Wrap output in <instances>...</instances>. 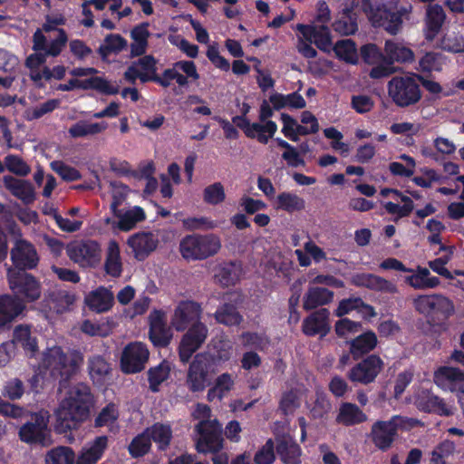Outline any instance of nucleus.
<instances>
[{
  "mask_svg": "<svg viewBox=\"0 0 464 464\" xmlns=\"http://www.w3.org/2000/svg\"><path fill=\"white\" fill-rule=\"evenodd\" d=\"M3 181L5 187L23 202L31 203L34 200V190L29 181L18 179L12 176L4 177Z\"/></svg>",
  "mask_w": 464,
  "mask_h": 464,
  "instance_id": "35",
  "label": "nucleus"
},
{
  "mask_svg": "<svg viewBox=\"0 0 464 464\" xmlns=\"http://www.w3.org/2000/svg\"><path fill=\"white\" fill-rule=\"evenodd\" d=\"M453 250L454 247L451 246H440V251L446 252V255L429 262V266L432 271L450 280L454 279L455 274L454 271L450 272L446 267V265L450 261L453 255Z\"/></svg>",
  "mask_w": 464,
  "mask_h": 464,
  "instance_id": "44",
  "label": "nucleus"
},
{
  "mask_svg": "<svg viewBox=\"0 0 464 464\" xmlns=\"http://www.w3.org/2000/svg\"><path fill=\"white\" fill-rule=\"evenodd\" d=\"M334 30L343 35L354 34L358 25L350 10H344L333 23Z\"/></svg>",
  "mask_w": 464,
  "mask_h": 464,
  "instance_id": "51",
  "label": "nucleus"
},
{
  "mask_svg": "<svg viewBox=\"0 0 464 464\" xmlns=\"http://www.w3.org/2000/svg\"><path fill=\"white\" fill-rule=\"evenodd\" d=\"M366 420V414L357 405L349 402L341 405L336 418L339 423L346 426L359 424Z\"/></svg>",
  "mask_w": 464,
  "mask_h": 464,
  "instance_id": "41",
  "label": "nucleus"
},
{
  "mask_svg": "<svg viewBox=\"0 0 464 464\" xmlns=\"http://www.w3.org/2000/svg\"><path fill=\"white\" fill-rule=\"evenodd\" d=\"M208 327L201 322H197L182 336L179 354L181 362H187L193 353L201 347L208 337Z\"/></svg>",
  "mask_w": 464,
  "mask_h": 464,
  "instance_id": "18",
  "label": "nucleus"
},
{
  "mask_svg": "<svg viewBox=\"0 0 464 464\" xmlns=\"http://www.w3.org/2000/svg\"><path fill=\"white\" fill-rule=\"evenodd\" d=\"M68 257L81 267H92L100 263L101 248L92 240L73 241L67 245Z\"/></svg>",
  "mask_w": 464,
  "mask_h": 464,
  "instance_id": "14",
  "label": "nucleus"
},
{
  "mask_svg": "<svg viewBox=\"0 0 464 464\" xmlns=\"http://www.w3.org/2000/svg\"><path fill=\"white\" fill-rule=\"evenodd\" d=\"M420 80L421 77L414 73L392 77L387 83L389 98L400 108L417 104L422 97Z\"/></svg>",
  "mask_w": 464,
  "mask_h": 464,
  "instance_id": "6",
  "label": "nucleus"
},
{
  "mask_svg": "<svg viewBox=\"0 0 464 464\" xmlns=\"http://www.w3.org/2000/svg\"><path fill=\"white\" fill-rule=\"evenodd\" d=\"M158 61L152 55H144L133 62L124 72V78L134 83L137 79L141 82H154L157 83L159 74L157 72Z\"/></svg>",
  "mask_w": 464,
  "mask_h": 464,
  "instance_id": "21",
  "label": "nucleus"
},
{
  "mask_svg": "<svg viewBox=\"0 0 464 464\" xmlns=\"http://www.w3.org/2000/svg\"><path fill=\"white\" fill-rule=\"evenodd\" d=\"M194 419L198 420L196 425L198 432L197 450L198 452H217L223 448L221 425L217 419H211V410L206 404L198 403L192 412Z\"/></svg>",
  "mask_w": 464,
  "mask_h": 464,
  "instance_id": "5",
  "label": "nucleus"
},
{
  "mask_svg": "<svg viewBox=\"0 0 464 464\" xmlns=\"http://www.w3.org/2000/svg\"><path fill=\"white\" fill-rule=\"evenodd\" d=\"M278 453L285 464H299L301 449L292 441H282L278 446Z\"/></svg>",
  "mask_w": 464,
  "mask_h": 464,
  "instance_id": "54",
  "label": "nucleus"
},
{
  "mask_svg": "<svg viewBox=\"0 0 464 464\" xmlns=\"http://www.w3.org/2000/svg\"><path fill=\"white\" fill-rule=\"evenodd\" d=\"M215 317L218 323L235 325L241 322V315L233 304H225L216 313Z\"/></svg>",
  "mask_w": 464,
  "mask_h": 464,
  "instance_id": "59",
  "label": "nucleus"
},
{
  "mask_svg": "<svg viewBox=\"0 0 464 464\" xmlns=\"http://www.w3.org/2000/svg\"><path fill=\"white\" fill-rule=\"evenodd\" d=\"M334 51L336 56L351 64H355L358 62V53L355 44L350 40H341L338 41L334 46Z\"/></svg>",
  "mask_w": 464,
  "mask_h": 464,
  "instance_id": "50",
  "label": "nucleus"
},
{
  "mask_svg": "<svg viewBox=\"0 0 464 464\" xmlns=\"http://www.w3.org/2000/svg\"><path fill=\"white\" fill-rule=\"evenodd\" d=\"M240 276L241 267L234 263L220 266L215 274L217 281L224 286L235 285L239 280Z\"/></svg>",
  "mask_w": 464,
  "mask_h": 464,
  "instance_id": "45",
  "label": "nucleus"
},
{
  "mask_svg": "<svg viewBox=\"0 0 464 464\" xmlns=\"http://www.w3.org/2000/svg\"><path fill=\"white\" fill-rule=\"evenodd\" d=\"M413 420H406L401 416L395 415L389 420H380L372 427V440L376 447L385 450L389 449L395 438L399 429H407L412 426Z\"/></svg>",
  "mask_w": 464,
  "mask_h": 464,
  "instance_id": "10",
  "label": "nucleus"
},
{
  "mask_svg": "<svg viewBox=\"0 0 464 464\" xmlns=\"http://www.w3.org/2000/svg\"><path fill=\"white\" fill-rule=\"evenodd\" d=\"M377 345V337L374 333L367 332L351 342L350 352L354 358H359L364 353L373 350Z\"/></svg>",
  "mask_w": 464,
  "mask_h": 464,
  "instance_id": "43",
  "label": "nucleus"
},
{
  "mask_svg": "<svg viewBox=\"0 0 464 464\" xmlns=\"http://www.w3.org/2000/svg\"><path fill=\"white\" fill-rule=\"evenodd\" d=\"M11 260L21 270L34 269L39 262V256L33 244L25 239H17L11 249Z\"/></svg>",
  "mask_w": 464,
  "mask_h": 464,
  "instance_id": "23",
  "label": "nucleus"
},
{
  "mask_svg": "<svg viewBox=\"0 0 464 464\" xmlns=\"http://www.w3.org/2000/svg\"><path fill=\"white\" fill-rule=\"evenodd\" d=\"M112 213L118 218L117 227L121 231L133 229L137 224L146 218L145 211L142 208L138 206L127 209H117L116 211H112Z\"/></svg>",
  "mask_w": 464,
  "mask_h": 464,
  "instance_id": "34",
  "label": "nucleus"
},
{
  "mask_svg": "<svg viewBox=\"0 0 464 464\" xmlns=\"http://www.w3.org/2000/svg\"><path fill=\"white\" fill-rule=\"evenodd\" d=\"M382 205L389 214L396 216L395 220L409 216L414 208L411 198L403 194L399 198V201H388Z\"/></svg>",
  "mask_w": 464,
  "mask_h": 464,
  "instance_id": "46",
  "label": "nucleus"
},
{
  "mask_svg": "<svg viewBox=\"0 0 464 464\" xmlns=\"http://www.w3.org/2000/svg\"><path fill=\"white\" fill-rule=\"evenodd\" d=\"M145 432L150 440L152 439L158 447L162 450L169 444L172 438V430L168 424L156 423L147 429Z\"/></svg>",
  "mask_w": 464,
  "mask_h": 464,
  "instance_id": "47",
  "label": "nucleus"
},
{
  "mask_svg": "<svg viewBox=\"0 0 464 464\" xmlns=\"http://www.w3.org/2000/svg\"><path fill=\"white\" fill-rule=\"evenodd\" d=\"M76 89L95 90L103 94H116L119 92V86L111 83L102 77H91L88 79L72 78L66 83L57 86V90L62 92H70Z\"/></svg>",
  "mask_w": 464,
  "mask_h": 464,
  "instance_id": "22",
  "label": "nucleus"
},
{
  "mask_svg": "<svg viewBox=\"0 0 464 464\" xmlns=\"http://www.w3.org/2000/svg\"><path fill=\"white\" fill-rule=\"evenodd\" d=\"M198 79L199 74L194 62L182 60L165 69L159 75L157 83L163 88H168L175 81L179 87H184L188 84L189 80L198 81Z\"/></svg>",
  "mask_w": 464,
  "mask_h": 464,
  "instance_id": "12",
  "label": "nucleus"
},
{
  "mask_svg": "<svg viewBox=\"0 0 464 464\" xmlns=\"http://www.w3.org/2000/svg\"><path fill=\"white\" fill-rule=\"evenodd\" d=\"M435 384L450 392H456L464 384V371L449 366H441L434 372Z\"/></svg>",
  "mask_w": 464,
  "mask_h": 464,
  "instance_id": "24",
  "label": "nucleus"
},
{
  "mask_svg": "<svg viewBox=\"0 0 464 464\" xmlns=\"http://www.w3.org/2000/svg\"><path fill=\"white\" fill-rule=\"evenodd\" d=\"M302 402V392L298 390L285 392L280 401V409L285 414H293Z\"/></svg>",
  "mask_w": 464,
  "mask_h": 464,
  "instance_id": "57",
  "label": "nucleus"
},
{
  "mask_svg": "<svg viewBox=\"0 0 464 464\" xmlns=\"http://www.w3.org/2000/svg\"><path fill=\"white\" fill-rule=\"evenodd\" d=\"M362 9L373 26L396 34L401 27L402 16L411 11V6L400 5V0H362Z\"/></svg>",
  "mask_w": 464,
  "mask_h": 464,
  "instance_id": "2",
  "label": "nucleus"
},
{
  "mask_svg": "<svg viewBox=\"0 0 464 464\" xmlns=\"http://www.w3.org/2000/svg\"><path fill=\"white\" fill-rule=\"evenodd\" d=\"M147 346L140 342H133L124 347L121 356V369L125 373L142 371L149 360Z\"/></svg>",
  "mask_w": 464,
  "mask_h": 464,
  "instance_id": "15",
  "label": "nucleus"
},
{
  "mask_svg": "<svg viewBox=\"0 0 464 464\" xmlns=\"http://www.w3.org/2000/svg\"><path fill=\"white\" fill-rule=\"evenodd\" d=\"M92 405L93 396L88 385L77 383L71 386L55 411V430L63 433L76 429L88 419Z\"/></svg>",
  "mask_w": 464,
  "mask_h": 464,
  "instance_id": "1",
  "label": "nucleus"
},
{
  "mask_svg": "<svg viewBox=\"0 0 464 464\" xmlns=\"http://www.w3.org/2000/svg\"><path fill=\"white\" fill-rule=\"evenodd\" d=\"M416 406L424 411H432L440 415L450 416L453 414L454 407L447 404L444 400L432 394L428 390L418 392L415 398Z\"/></svg>",
  "mask_w": 464,
  "mask_h": 464,
  "instance_id": "25",
  "label": "nucleus"
},
{
  "mask_svg": "<svg viewBox=\"0 0 464 464\" xmlns=\"http://www.w3.org/2000/svg\"><path fill=\"white\" fill-rule=\"evenodd\" d=\"M5 170L8 171L21 177L27 176L30 171V166L19 156L16 155H7L5 158Z\"/></svg>",
  "mask_w": 464,
  "mask_h": 464,
  "instance_id": "63",
  "label": "nucleus"
},
{
  "mask_svg": "<svg viewBox=\"0 0 464 464\" xmlns=\"http://www.w3.org/2000/svg\"><path fill=\"white\" fill-rule=\"evenodd\" d=\"M89 373L94 382H101L110 372L109 363L101 356H92L89 360Z\"/></svg>",
  "mask_w": 464,
  "mask_h": 464,
  "instance_id": "56",
  "label": "nucleus"
},
{
  "mask_svg": "<svg viewBox=\"0 0 464 464\" xmlns=\"http://www.w3.org/2000/svg\"><path fill=\"white\" fill-rule=\"evenodd\" d=\"M215 373L214 360L210 355L201 353L195 356L187 374V385L193 392H202L209 384Z\"/></svg>",
  "mask_w": 464,
  "mask_h": 464,
  "instance_id": "9",
  "label": "nucleus"
},
{
  "mask_svg": "<svg viewBox=\"0 0 464 464\" xmlns=\"http://www.w3.org/2000/svg\"><path fill=\"white\" fill-rule=\"evenodd\" d=\"M108 446V438L100 436L92 441L87 443L82 448L77 458L75 457V464H96L102 457Z\"/></svg>",
  "mask_w": 464,
  "mask_h": 464,
  "instance_id": "27",
  "label": "nucleus"
},
{
  "mask_svg": "<svg viewBox=\"0 0 464 464\" xmlns=\"http://www.w3.org/2000/svg\"><path fill=\"white\" fill-rule=\"evenodd\" d=\"M446 19V14L440 5H430L426 8L425 36L433 40L439 34Z\"/></svg>",
  "mask_w": 464,
  "mask_h": 464,
  "instance_id": "33",
  "label": "nucleus"
},
{
  "mask_svg": "<svg viewBox=\"0 0 464 464\" xmlns=\"http://www.w3.org/2000/svg\"><path fill=\"white\" fill-rule=\"evenodd\" d=\"M7 280L10 289L17 296L28 302L38 299L41 295L39 282L32 275L14 268H7Z\"/></svg>",
  "mask_w": 464,
  "mask_h": 464,
  "instance_id": "11",
  "label": "nucleus"
},
{
  "mask_svg": "<svg viewBox=\"0 0 464 464\" xmlns=\"http://www.w3.org/2000/svg\"><path fill=\"white\" fill-rule=\"evenodd\" d=\"M108 127L106 122H90L80 121L72 125L68 130L72 138H84L103 132Z\"/></svg>",
  "mask_w": 464,
  "mask_h": 464,
  "instance_id": "42",
  "label": "nucleus"
},
{
  "mask_svg": "<svg viewBox=\"0 0 464 464\" xmlns=\"http://www.w3.org/2000/svg\"><path fill=\"white\" fill-rule=\"evenodd\" d=\"M81 330L90 336L105 337L111 333L112 327L109 321L94 323L85 320L81 325Z\"/></svg>",
  "mask_w": 464,
  "mask_h": 464,
  "instance_id": "61",
  "label": "nucleus"
},
{
  "mask_svg": "<svg viewBox=\"0 0 464 464\" xmlns=\"http://www.w3.org/2000/svg\"><path fill=\"white\" fill-rule=\"evenodd\" d=\"M44 460L45 464H74L75 454L71 448L59 446L50 450Z\"/></svg>",
  "mask_w": 464,
  "mask_h": 464,
  "instance_id": "48",
  "label": "nucleus"
},
{
  "mask_svg": "<svg viewBox=\"0 0 464 464\" xmlns=\"http://www.w3.org/2000/svg\"><path fill=\"white\" fill-rule=\"evenodd\" d=\"M203 201L208 205H220L226 200V191L224 185L219 182H214L208 185L202 192Z\"/></svg>",
  "mask_w": 464,
  "mask_h": 464,
  "instance_id": "53",
  "label": "nucleus"
},
{
  "mask_svg": "<svg viewBox=\"0 0 464 464\" xmlns=\"http://www.w3.org/2000/svg\"><path fill=\"white\" fill-rule=\"evenodd\" d=\"M233 123L240 128L245 135L250 139H256L260 143L266 144L277 131V124L275 121L250 122L244 116L233 118Z\"/></svg>",
  "mask_w": 464,
  "mask_h": 464,
  "instance_id": "20",
  "label": "nucleus"
},
{
  "mask_svg": "<svg viewBox=\"0 0 464 464\" xmlns=\"http://www.w3.org/2000/svg\"><path fill=\"white\" fill-rule=\"evenodd\" d=\"M456 451V445L453 441L446 440L440 443L431 452L433 464H446L445 459L452 456Z\"/></svg>",
  "mask_w": 464,
  "mask_h": 464,
  "instance_id": "62",
  "label": "nucleus"
},
{
  "mask_svg": "<svg viewBox=\"0 0 464 464\" xmlns=\"http://www.w3.org/2000/svg\"><path fill=\"white\" fill-rule=\"evenodd\" d=\"M170 371L171 365L167 361H163L159 365L150 368L148 372L150 390L157 392L159 385L169 378Z\"/></svg>",
  "mask_w": 464,
  "mask_h": 464,
  "instance_id": "52",
  "label": "nucleus"
},
{
  "mask_svg": "<svg viewBox=\"0 0 464 464\" xmlns=\"http://www.w3.org/2000/svg\"><path fill=\"white\" fill-rule=\"evenodd\" d=\"M15 344H18L23 347L24 352L30 355L34 356L37 350V341L36 338L32 334L31 329L28 325H18L14 330L13 341Z\"/></svg>",
  "mask_w": 464,
  "mask_h": 464,
  "instance_id": "40",
  "label": "nucleus"
},
{
  "mask_svg": "<svg viewBox=\"0 0 464 464\" xmlns=\"http://www.w3.org/2000/svg\"><path fill=\"white\" fill-rule=\"evenodd\" d=\"M59 105L60 101L58 99H51L34 107L26 109L24 116L27 121L37 120L53 111Z\"/></svg>",
  "mask_w": 464,
  "mask_h": 464,
  "instance_id": "55",
  "label": "nucleus"
},
{
  "mask_svg": "<svg viewBox=\"0 0 464 464\" xmlns=\"http://www.w3.org/2000/svg\"><path fill=\"white\" fill-rule=\"evenodd\" d=\"M48 423L49 415L47 412L41 411L34 414L32 421L26 422L20 428V440L25 443H40L43 446L52 444Z\"/></svg>",
  "mask_w": 464,
  "mask_h": 464,
  "instance_id": "13",
  "label": "nucleus"
},
{
  "mask_svg": "<svg viewBox=\"0 0 464 464\" xmlns=\"http://www.w3.org/2000/svg\"><path fill=\"white\" fill-rule=\"evenodd\" d=\"M414 308L425 315L449 316L454 312L452 302L441 295H423L413 300Z\"/></svg>",
  "mask_w": 464,
  "mask_h": 464,
  "instance_id": "19",
  "label": "nucleus"
},
{
  "mask_svg": "<svg viewBox=\"0 0 464 464\" xmlns=\"http://www.w3.org/2000/svg\"><path fill=\"white\" fill-rule=\"evenodd\" d=\"M106 272L111 276H119L122 266L120 256V247L116 241H111L108 245L107 258L105 263Z\"/></svg>",
  "mask_w": 464,
  "mask_h": 464,
  "instance_id": "49",
  "label": "nucleus"
},
{
  "mask_svg": "<svg viewBox=\"0 0 464 464\" xmlns=\"http://www.w3.org/2000/svg\"><path fill=\"white\" fill-rule=\"evenodd\" d=\"M83 362L82 354L76 350L64 349L53 344L42 353L41 365L53 378H68L74 374Z\"/></svg>",
  "mask_w": 464,
  "mask_h": 464,
  "instance_id": "4",
  "label": "nucleus"
},
{
  "mask_svg": "<svg viewBox=\"0 0 464 464\" xmlns=\"http://www.w3.org/2000/svg\"><path fill=\"white\" fill-rule=\"evenodd\" d=\"M405 273L408 275L403 277L404 282L417 290L436 288L440 283L438 277L431 276L428 268L420 266L415 269L407 268Z\"/></svg>",
  "mask_w": 464,
  "mask_h": 464,
  "instance_id": "26",
  "label": "nucleus"
},
{
  "mask_svg": "<svg viewBox=\"0 0 464 464\" xmlns=\"http://www.w3.org/2000/svg\"><path fill=\"white\" fill-rule=\"evenodd\" d=\"M221 239L215 234L189 235L179 243V251L187 260H203L218 253Z\"/></svg>",
  "mask_w": 464,
  "mask_h": 464,
  "instance_id": "8",
  "label": "nucleus"
},
{
  "mask_svg": "<svg viewBox=\"0 0 464 464\" xmlns=\"http://www.w3.org/2000/svg\"><path fill=\"white\" fill-rule=\"evenodd\" d=\"M383 361L377 355H369L349 371L347 377L353 382L369 384L375 381L383 369Z\"/></svg>",
  "mask_w": 464,
  "mask_h": 464,
  "instance_id": "16",
  "label": "nucleus"
},
{
  "mask_svg": "<svg viewBox=\"0 0 464 464\" xmlns=\"http://www.w3.org/2000/svg\"><path fill=\"white\" fill-rule=\"evenodd\" d=\"M295 29L299 32L297 50L306 58L316 56V51L312 46L314 43L320 50L330 52L332 50V39L327 25L302 24H298Z\"/></svg>",
  "mask_w": 464,
  "mask_h": 464,
  "instance_id": "7",
  "label": "nucleus"
},
{
  "mask_svg": "<svg viewBox=\"0 0 464 464\" xmlns=\"http://www.w3.org/2000/svg\"><path fill=\"white\" fill-rule=\"evenodd\" d=\"M274 208L287 213L301 211L305 208L303 198L293 192H282L276 196L274 201Z\"/></svg>",
  "mask_w": 464,
  "mask_h": 464,
  "instance_id": "38",
  "label": "nucleus"
},
{
  "mask_svg": "<svg viewBox=\"0 0 464 464\" xmlns=\"http://www.w3.org/2000/svg\"><path fill=\"white\" fill-rule=\"evenodd\" d=\"M119 417V411L114 404H109L103 408L95 420L98 427H108L111 430L116 428V421Z\"/></svg>",
  "mask_w": 464,
  "mask_h": 464,
  "instance_id": "58",
  "label": "nucleus"
},
{
  "mask_svg": "<svg viewBox=\"0 0 464 464\" xmlns=\"http://www.w3.org/2000/svg\"><path fill=\"white\" fill-rule=\"evenodd\" d=\"M333 299L334 293L332 291L318 286L309 287L303 297V307L305 310H312L331 303Z\"/></svg>",
  "mask_w": 464,
  "mask_h": 464,
  "instance_id": "36",
  "label": "nucleus"
},
{
  "mask_svg": "<svg viewBox=\"0 0 464 464\" xmlns=\"http://www.w3.org/2000/svg\"><path fill=\"white\" fill-rule=\"evenodd\" d=\"M283 123L282 133L293 141H297L301 135V124L295 119L286 113L281 114Z\"/></svg>",
  "mask_w": 464,
  "mask_h": 464,
  "instance_id": "64",
  "label": "nucleus"
},
{
  "mask_svg": "<svg viewBox=\"0 0 464 464\" xmlns=\"http://www.w3.org/2000/svg\"><path fill=\"white\" fill-rule=\"evenodd\" d=\"M66 22L62 14H48L42 29H37L33 35V49L44 51L51 56H58L68 40L63 29H57Z\"/></svg>",
  "mask_w": 464,
  "mask_h": 464,
  "instance_id": "3",
  "label": "nucleus"
},
{
  "mask_svg": "<svg viewBox=\"0 0 464 464\" xmlns=\"http://www.w3.org/2000/svg\"><path fill=\"white\" fill-rule=\"evenodd\" d=\"M235 385V378L228 372L218 375L214 385L208 390L207 398L209 401H222L231 392Z\"/></svg>",
  "mask_w": 464,
  "mask_h": 464,
  "instance_id": "37",
  "label": "nucleus"
},
{
  "mask_svg": "<svg viewBox=\"0 0 464 464\" xmlns=\"http://www.w3.org/2000/svg\"><path fill=\"white\" fill-rule=\"evenodd\" d=\"M202 308L192 300H183L175 306L170 318V325L178 332L185 331L192 323L200 322Z\"/></svg>",
  "mask_w": 464,
  "mask_h": 464,
  "instance_id": "17",
  "label": "nucleus"
},
{
  "mask_svg": "<svg viewBox=\"0 0 464 464\" xmlns=\"http://www.w3.org/2000/svg\"><path fill=\"white\" fill-rule=\"evenodd\" d=\"M113 303V294L105 287H99L91 291L84 297L86 306L97 314L109 311L112 307Z\"/></svg>",
  "mask_w": 464,
  "mask_h": 464,
  "instance_id": "29",
  "label": "nucleus"
},
{
  "mask_svg": "<svg viewBox=\"0 0 464 464\" xmlns=\"http://www.w3.org/2000/svg\"><path fill=\"white\" fill-rule=\"evenodd\" d=\"M24 309L18 299L9 295H0V329L9 325Z\"/></svg>",
  "mask_w": 464,
  "mask_h": 464,
  "instance_id": "31",
  "label": "nucleus"
},
{
  "mask_svg": "<svg viewBox=\"0 0 464 464\" xmlns=\"http://www.w3.org/2000/svg\"><path fill=\"white\" fill-rule=\"evenodd\" d=\"M384 51L390 63H409L414 59L413 52L402 43L386 41Z\"/></svg>",
  "mask_w": 464,
  "mask_h": 464,
  "instance_id": "39",
  "label": "nucleus"
},
{
  "mask_svg": "<svg viewBox=\"0 0 464 464\" xmlns=\"http://www.w3.org/2000/svg\"><path fill=\"white\" fill-rule=\"evenodd\" d=\"M127 47V41L119 34H110L100 46L99 52L102 56L119 53Z\"/></svg>",
  "mask_w": 464,
  "mask_h": 464,
  "instance_id": "60",
  "label": "nucleus"
},
{
  "mask_svg": "<svg viewBox=\"0 0 464 464\" xmlns=\"http://www.w3.org/2000/svg\"><path fill=\"white\" fill-rule=\"evenodd\" d=\"M329 311L319 309L306 317L303 322V332L306 335H325L330 331Z\"/></svg>",
  "mask_w": 464,
  "mask_h": 464,
  "instance_id": "30",
  "label": "nucleus"
},
{
  "mask_svg": "<svg viewBox=\"0 0 464 464\" xmlns=\"http://www.w3.org/2000/svg\"><path fill=\"white\" fill-rule=\"evenodd\" d=\"M158 237L152 233H138L128 239L134 256L139 260L146 258L158 246Z\"/></svg>",
  "mask_w": 464,
  "mask_h": 464,
  "instance_id": "28",
  "label": "nucleus"
},
{
  "mask_svg": "<svg viewBox=\"0 0 464 464\" xmlns=\"http://www.w3.org/2000/svg\"><path fill=\"white\" fill-rule=\"evenodd\" d=\"M352 282L357 286H364L371 290L385 293H396L397 287L392 282L372 274H357L352 277Z\"/></svg>",
  "mask_w": 464,
  "mask_h": 464,
  "instance_id": "32",
  "label": "nucleus"
}]
</instances>
